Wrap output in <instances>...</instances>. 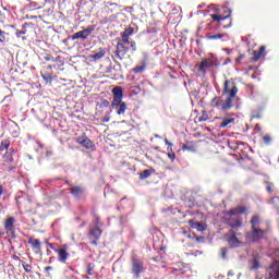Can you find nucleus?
Masks as SVG:
<instances>
[{"label":"nucleus","mask_w":279,"mask_h":279,"mask_svg":"<svg viewBox=\"0 0 279 279\" xmlns=\"http://www.w3.org/2000/svg\"><path fill=\"white\" fill-rule=\"evenodd\" d=\"M239 93V88L236 87V83L234 80H226L222 88V95L227 97L226 100L221 99V97H214L211 100V106L214 108H218V110H231L234 108L233 99L236 97Z\"/></svg>","instance_id":"f257e3e1"},{"label":"nucleus","mask_w":279,"mask_h":279,"mask_svg":"<svg viewBox=\"0 0 279 279\" xmlns=\"http://www.w3.org/2000/svg\"><path fill=\"white\" fill-rule=\"evenodd\" d=\"M251 232L245 233L247 241L251 243H258V241H263L265 239V234H267V230L260 229V217L258 215H254L251 218Z\"/></svg>","instance_id":"f03ea898"},{"label":"nucleus","mask_w":279,"mask_h":279,"mask_svg":"<svg viewBox=\"0 0 279 279\" xmlns=\"http://www.w3.org/2000/svg\"><path fill=\"white\" fill-rule=\"evenodd\" d=\"M112 94L113 100L111 102V108H119L117 114H125V110H128V105L123 102V87H113Z\"/></svg>","instance_id":"7ed1b4c3"},{"label":"nucleus","mask_w":279,"mask_h":279,"mask_svg":"<svg viewBox=\"0 0 279 279\" xmlns=\"http://www.w3.org/2000/svg\"><path fill=\"white\" fill-rule=\"evenodd\" d=\"M222 221L232 230L243 228V218H241V216L235 215V213L231 211V209L223 213Z\"/></svg>","instance_id":"20e7f679"},{"label":"nucleus","mask_w":279,"mask_h":279,"mask_svg":"<svg viewBox=\"0 0 279 279\" xmlns=\"http://www.w3.org/2000/svg\"><path fill=\"white\" fill-rule=\"evenodd\" d=\"M213 66H219V64L217 63V59H215V58L202 59L197 71H198V73L206 75L208 73V71H210L213 69Z\"/></svg>","instance_id":"39448f33"},{"label":"nucleus","mask_w":279,"mask_h":279,"mask_svg":"<svg viewBox=\"0 0 279 279\" xmlns=\"http://www.w3.org/2000/svg\"><path fill=\"white\" fill-rule=\"evenodd\" d=\"M143 271H145V263L140 258L132 257L131 274H133L135 278H141V274H143Z\"/></svg>","instance_id":"423d86ee"},{"label":"nucleus","mask_w":279,"mask_h":279,"mask_svg":"<svg viewBox=\"0 0 279 279\" xmlns=\"http://www.w3.org/2000/svg\"><path fill=\"white\" fill-rule=\"evenodd\" d=\"M129 51V47H126L123 43H118L116 50L113 51V56L117 60L123 61L126 60V58H130V54H128Z\"/></svg>","instance_id":"0eeeda50"},{"label":"nucleus","mask_w":279,"mask_h":279,"mask_svg":"<svg viewBox=\"0 0 279 279\" xmlns=\"http://www.w3.org/2000/svg\"><path fill=\"white\" fill-rule=\"evenodd\" d=\"M14 223H16V218H14L12 216H8L4 219V221H3L4 232H5V234H8V236H15L16 227L14 226Z\"/></svg>","instance_id":"6e6552de"},{"label":"nucleus","mask_w":279,"mask_h":279,"mask_svg":"<svg viewBox=\"0 0 279 279\" xmlns=\"http://www.w3.org/2000/svg\"><path fill=\"white\" fill-rule=\"evenodd\" d=\"M95 32V25H89L85 29L80 31L72 35V40H87L88 36Z\"/></svg>","instance_id":"1a4fd4ad"},{"label":"nucleus","mask_w":279,"mask_h":279,"mask_svg":"<svg viewBox=\"0 0 279 279\" xmlns=\"http://www.w3.org/2000/svg\"><path fill=\"white\" fill-rule=\"evenodd\" d=\"M76 143L81 145L82 147H85V149H92L95 151V143L86 136V134H83L82 136L76 137Z\"/></svg>","instance_id":"9d476101"},{"label":"nucleus","mask_w":279,"mask_h":279,"mask_svg":"<svg viewBox=\"0 0 279 279\" xmlns=\"http://www.w3.org/2000/svg\"><path fill=\"white\" fill-rule=\"evenodd\" d=\"M101 234H104V231L100 230L98 227L90 229L87 234L89 241H92L90 245H98L97 241L101 239Z\"/></svg>","instance_id":"9b49d317"},{"label":"nucleus","mask_w":279,"mask_h":279,"mask_svg":"<svg viewBox=\"0 0 279 279\" xmlns=\"http://www.w3.org/2000/svg\"><path fill=\"white\" fill-rule=\"evenodd\" d=\"M229 238L227 239L229 245L231 247H239L241 245V241L239 240L238 236H241V233H236L234 229H231L229 231Z\"/></svg>","instance_id":"f8f14e48"},{"label":"nucleus","mask_w":279,"mask_h":279,"mask_svg":"<svg viewBox=\"0 0 279 279\" xmlns=\"http://www.w3.org/2000/svg\"><path fill=\"white\" fill-rule=\"evenodd\" d=\"M68 246L66 244H64L61 248H57L54 250L56 254H58V260L59 263H66V260H69V257L71 256V254H69V252H66Z\"/></svg>","instance_id":"ddd939ff"},{"label":"nucleus","mask_w":279,"mask_h":279,"mask_svg":"<svg viewBox=\"0 0 279 279\" xmlns=\"http://www.w3.org/2000/svg\"><path fill=\"white\" fill-rule=\"evenodd\" d=\"M267 56V47L260 46L258 50L253 51L252 60L253 62H258L260 58H265Z\"/></svg>","instance_id":"4468645a"},{"label":"nucleus","mask_w":279,"mask_h":279,"mask_svg":"<svg viewBox=\"0 0 279 279\" xmlns=\"http://www.w3.org/2000/svg\"><path fill=\"white\" fill-rule=\"evenodd\" d=\"M189 226H191V228L197 230L198 232H206V225L204 222H197L194 221L193 219H190Z\"/></svg>","instance_id":"2eb2a0df"},{"label":"nucleus","mask_w":279,"mask_h":279,"mask_svg":"<svg viewBox=\"0 0 279 279\" xmlns=\"http://www.w3.org/2000/svg\"><path fill=\"white\" fill-rule=\"evenodd\" d=\"M70 193L71 195H73V197H75L76 199H80V197L84 195V189L82 187V185L72 186L70 189Z\"/></svg>","instance_id":"dca6fc26"},{"label":"nucleus","mask_w":279,"mask_h":279,"mask_svg":"<svg viewBox=\"0 0 279 279\" xmlns=\"http://www.w3.org/2000/svg\"><path fill=\"white\" fill-rule=\"evenodd\" d=\"M231 13H232V11L228 10V14L227 15H220V14L214 13V14L210 15V17L216 23H221V21H226L227 19H230V14Z\"/></svg>","instance_id":"f3484780"},{"label":"nucleus","mask_w":279,"mask_h":279,"mask_svg":"<svg viewBox=\"0 0 279 279\" xmlns=\"http://www.w3.org/2000/svg\"><path fill=\"white\" fill-rule=\"evenodd\" d=\"M101 58H106V49L105 48H99L97 52L89 56V59L95 60V61L101 60Z\"/></svg>","instance_id":"a211bd4d"},{"label":"nucleus","mask_w":279,"mask_h":279,"mask_svg":"<svg viewBox=\"0 0 279 279\" xmlns=\"http://www.w3.org/2000/svg\"><path fill=\"white\" fill-rule=\"evenodd\" d=\"M221 123H220V128H232V125H234V118L231 117H225L221 119Z\"/></svg>","instance_id":"6ab92c4d"},{"label":"nucleus","mask_w":279,"mask_h":279,"mask_svg":"<svg viewBox=\"0 0 279 279\" xmlns=\"http://www.w3.org/2000/svg\"><path fill=\"white\" fill-rule=\"evenodd\" d=\"M28 245H31L32 250H36L37 254L40 252V240L29 238L28 239Z\"/></svg>","instance_id":"aec40b11"},{"label":"nucleus","mask_w":279,"mask_h":279,"mask_svg":"<svg viewBox=\"0 0 279 279\" xmlns=\"http://www.w3.org/2000/svg\"><path fill=\"white\" fill-rule=\"evenodd\" d=\"M241 145H245V143L236 140H229L228 141V147H230L233 151H236Z\"/></svg>","instance_id":"412c9836"},{"label":"nucleus","mask_w":279,"mask_h":279,"mask_svg":"<svg viewBox=\"0 0 279 279\" xmlns=\"http://www.w3.org/2000/svg\"><path fill=\"white\" fill-rule=\"evenodd\" d=\"M22 32H24V36H29L32 32H34V24L33 23H24L22 25Z\"/></svg>","instance_id":"4be33fe9"},{"label":"nucleus","mask_w":279,"mask_h":279,"mask_svg":"<svg viewBox=\"0 0 279 279\" xmlns=\"http://www.w3.org/2000/svg\"><path fill=\"white\" fill-rule=\"evenodd\" d=\"M41 77L46 84H51V82H53V73L45 72V69L41 71Z\"/></svg>","instance_id":"5701e85b"},{"label":"nucleus","mask_w":279,"mask_h":279,"mask_svg":"<svg viewBox=\"0 0 279 279\" xmlns=\"http://www.w3.org/2000/svg\"><path fill=\"white\" fill-rule=\"evenodd\" d=\"M240 162L243 169H252V165H254V160L252 158H243Z\"/></svg>","instance_id":"b1692460"},{"label":"nucleus","mask_w":279,"mask_h":279,"mask_svg":"<svg viewBox=\"0 0 279 279\" xmlns=\"http://www.w3.org/2000/svg\"><path fill=\"white\" fill-rule=\"evenodd\" d=\"M232 213H234L238 217H240V215H245V213H247V207L245 206H238L235 208L230 209Z\"/></svg>","instance_id":"393cba45"},{"label":"nucleus","mask_w":279,"mask_h":279,"mask_svg":"<svg viewBox=\"0 0 279 279\" xmlns=\"http://www.w3.org/2000/svg\"><path fill=\"white\" fill-rule=\"evenodd\" d=\"M154 171H155L154 169L143 170L142 172H140V180H147V178H149V175H151Z\"/></svg>","instance_id":"a878e982"},{"label":"nucleus","mask_w":279,"mask_h":279,"mask_svg":"<svg viewBox=\"0 0 279 279\" xmlns=\"http://www.w3.org/2000/svg\"><path fill=\"white\" fill-rule=\"evenodd\" d=\"M268 204H271L272 208H275V210H277L278 215H279V197L275 196L271 199L268 201Z\"/></svg>","instance_id":"bb28decb"},{"label":"nucleus","mask_w":279,"mask_h":279,"mask_svg":"<svg viewBox=\"0 0 279 279\" xmlns=\"http://www.w3.org/2000/svg\"><path fill=\"white\" fill-rule=\"evenodd\" d=\"M226 34H208L207 35V40H221V38H225Z\"/></svg>","instance_id":"cd10ccee"},{"label":"nucleus","mask_w":279,"mask_h":279,"mask_svg":"<svg viewBox=\"0 0 279 279\" xmlns=\"http://www.w3.org/2000/svg\"><path fill=\"white\" fill-rule=\"evenodd\" d=\"M204 121H210V117L206 110L202 111V114L198 117V122L204 123Z\"/></svg>","instance_id":"c85d7f7f"},{"label":"nucleus","mask_w":279,"mask_h":279,"mask_svg":"<svg viewBox=\"0 0 279 279\" xmlns=\"http://www.w3.org/2000/svg\"><path fill=\"white\" fill-rule=\"evenodd\" d=\"M182 149H183V151H195V144H193V142L183 144Z\"/></svg>","instance_id":"c756f323"},{"label":"nucleus","mask_w":279,"mask_h":279,"mask_svg":"<svg viewBox=\"0 0 279 279\" xmlns=\"http://www.w3.org/2000/svg\"><path fill=\"white\" fill-rule=\"evenodd\" d=\"M267 193H274L276 191V185L272 182L265 181Z\"/></svg>","instance_id":"7c9ffc66"},{"label":"nucleus","mask_w":279,"mask_h":279,"mask_svg":"<svg viewBox=\"0 0 279 279\" xmlns=\"http://www.w3.org/2000/svg\"><path fill=\"white\" fill-rule=\"evenodd\" d=\"M10 148V140H3L0 144V151H5V149Z\"/></svg>","instance_id":"2f4dec72"},{"label":"nucleus","mask_w":279,"mask_h":279,"mask_svg":"<svg viewBox=\"0 0 279 279\" xmlns=\"http://www.w3.org/2000/svg\"><path fill=\"white\" fill-rule=\"evenodd\" d=\"M95 264L89 263L87 264V275L88 276H94L95 275Z\"/></svg>","instance_id":"473e14b6"},{"label":"nucleus","mask_w":279,"mask_h":279,"mask_svg":"<svg viewBox=\"0 0 279 279\" xmlns=\"http://www.w3.org/2000/svg\"><path fill=\"white\" fill-rule=\"evenodd\" d=\"M41 58L46 62H53V56H51L50 53H47V52L41 53Z\"/></svg>","instance_id":"72a5a7b5"},{"label":"nucleus","mask_w":279,"mask_h":279,"mask_svg":"<svg viewBox=\"0 0 279 279\" xmlns=\"http://www.w3.org/2000/svg\"><path fill=\"white\" fill-rule=\"evenodd\" d=\"M251 269H253V270H256V269H260V263L258 262V259H253L252 262H251Z\"/></svg>","instance_id":"f704fd0d"},{"label":"nucleus","mask_w":279,"mask_h":279,"mask_svg":"<svg viewBox=\"0 0 279 279\" xmlns=\"http://www.w3.org/2000/svg\"><path fill=\"white\" fill-rule=\"evenodd\" d=\"M145 63L142 64V65H136L134 69H133V73H143L145 71Z\"/></svg>","instance_id":"c9c22d12"},{"label":"nucleus","mask_w":279,"mask_h":279,"mask_svg":"<svg viewBox=\"0 0 279 279\" xmlns=\"http://www.w3.org/2000/svg\"><path fill=\"white\" fill-rule=\"evenodd\" d=\"M263 142L265 145H271V135H269V134L264 135Z\"/></svg>","instance_id":"e433bc0d"},{"label":"nucleus","mask_w":279,"mask_h":279,"mask_svg":"<svg viewBox=\"0 0 279 279\" xmlns=\"http://www.w3.org/2000/svg\"><path fill=\"white\" fill-rule=\"evenodd\" d=\"M22 266H23L24 271H26V274H32V265L26 264L25 262H23Z\"/></svg>","instance_id":"4c0bfd02"},{"label":"nucleus","mask_w":279,"mask_h":279,"mask_svg":"<svg viewBox=\"0 0 279 279\" xmlns=\"http://www.w3.org/2000/svg\"><path fill=\"white\" fill-rule=\"evenodd\" d=\"M121 38L122 39L119 43H123L124 45H130V37L128 35H123L122 33Z\"/></svg>","instance_id":"58836bf2"},{"label":"nucleus","mask_w":279,"mask_h":279,"mask_svg":"<svg viewBox=\"0 0 279 279\" xmlns=\"http://www.w3.org/2000/svg\"><path fill=\"white\" fill-rule=\"evenodd\" d=\"M122 34L125 36H129V38H130V36H132V34H134V28H132V27L125 28Z\"/></svg>","instance_id":"ea45409f"},{"label":"nucleus","mask_w":279,"mask_h":279,"mask_svg":"<svg viewBox=\"0 0 279 279\" xmlns=\"http://www.w3.org/2000/svg\"><path fill=\"white\" fill-rule=\"evenodd\" d=\"M166 145H168V151L169 154L173 153V144L169 142V140H165Z\"/></svg>","instance_id":"a19ab883"},{"label":"nucleus","mask_w":279,"mask_h":279,"mask_svg":"<svg viewBox=\"0 0 279 279\" xmlns=\"http://www.w3.org/2000/svg\"><path fill=\"white\" fill-rule=\"evenodd\" d=\"M110 106V101L109 100H102L99 105V108H108Z\"/></svg>","instance_id":"79ce46f5"},{"label":"nucleus","mask_w":279,"mask_h":279,"mask_svg":"<svg viewBox=\"0 0 279 279\" xmlns=\"http://www.w3.org/2000/svg\"><path fill=\"white\" fill-rule=\"evenodd\" d=\"M110 121V112H107L105 117L101 119L102 123H108Z\"/></svg>","instance_id":"37998d69"},{"label":"nucleus","mask_w":279,"mask_h":279,"mask_svg":"<svg viewBox=\"0 0 279 279\" xmlns=\"http://www.w3.org/2000/svg\"><path fill=\"white\" fill-rule=\"evenodd\" d=\"M0 43H5V32L0 28Z\"/></svg>","instance_id":"c03bdc74"},{"label":"nucleus","mask_w":279,"mask_h":279,"mask_svg":"<svg viewBox=\"0 0 279 279\" xmlns=\"http://www.w3.org/2000/svg\"><path fill=\"white\" fill-rule=\"evenodd\" d=\"M15 36L16 38H21V36H25V33L23 32V29H16Z\"/></svg>","instance_id":"a18cd8bd"},{"label":"nucleus","mask_w":279,"mask_h":279,"mask_svg":"<svg viewBox=\"0 0 279 279\" xmlns=\"http://www.w3.org/2000/svg\"><path fill=\"white\" fill-rule=\"evenodd\" d=\"M252 119H263V113L255 112V113L252 114Z\"/></svg>","instance_id":"49530a36"},{"label":"nucleus","mask_w":279,"mask_h":279,"mask_svg":"<svg viewBox=\"0 0 279 279\" xmlns=\"http://www.w3.org/2000/svg\"><path fill=\"white\" fill-rule=\"evenodd\" d=\"M245 58V54H239V57L235 59L236 64H241V61Z\"/></svg>","instance_id":"de8ad7c7"},{"label":"nucleus","mask_w":279,"mask_h":279,"mask_svg":"<svg viewBox=\"0 0 279 279\" xmlns=\"http://www.w3.org/2000/svg\"><path fill=\"white\" fill-rule=\"evenodd\" d=\"M220 252H221L222 258H226V254H228V248L222 247V248L220 250Z\"/></svg>","instance_id":"09e8293b"},{"label":"nucleus","mask_w":279,"mask_h":279,"mask_svg":"<svg viewBox=\"0 0 279 279\" xmlns=\"http://www.w3.org/2000/svg\"><path fill=\"white\" fill-rule=\"evenodd\" d=\"M168 158L173 162L175 160V153H168Z\"/></svg>","instance_id":"8fccbe9b"},{"label":"nucleus","mask_w":279,"mask_h":279,"mask_svg":"<svg viewBox=\"0 0 279 279\" xmlns=\"http://www.w3.org/2000/svg\"><path fill=\"white\" fill-rule=\"evenodd\" d=\"M132 51H136V41H130Z\"/></svg>","instance_id":"3c124183"},{"label":"nucleus","mask_w":279,"mask_h":279,"mask_svg":"<svg viewBox=\"0 0 279 279\" xmlns=\"http://www.w3.org/2000/svg\"><path fill=\"white\" fill-rule=\"evenodd\" d=\"M196 241H197V243H204L205 238L204 236H197Z\"/></svg>","instance_id":"603ef678"},{"label":"nucleus","mask_w":279,"mask_h":279,"mask_svg":"<svg viewBox=\"0 0 279 279\" xmlns=\"http://www.w3.org/2000/svg\"><path fill=\"white\" fill-rule=\"evenodd\" d=\"M45 271L49 272V271H53V267L51 266H47L45 267Z\"/></svg>","instance_id":"864d4df0"},{"label":"nucleus","mask_w":279,"mask_h":279,"mask_svg":"<svg viewBox=\"0 0 279 279\" xmlns=\"http://www.w3.org/2000/svg\"><path fill=\"white\" fill-rule=\"evenodd\" d=\"M275 274H276V279H279V267H277V268L275 269Z\"/></svg>","instance_id":"5fc2aeb1"},{"label":"nucleus","mask_w":279,"mask_h":279,"mask_svg":"<svg viewBox=\"0 0 279 279\" xmlns=\"http://www.w3.org/2000/svg\"><path fill=\"white\" fill-rule=\"evenodd\" d=\"M60 60H62V57L60 56L56 57V59L53 58V62H60Z\"/></svg>","instance_id":"6e6d98bb"},{"label":"nucleus","mask_w":279,"mask_h":279,"mask_svg":"<svg viewBox=\"0 0 279 279\" xmlns=\"http://www.w3.org/2000/svg\"><path fill=\"white\" fill-rule=\"evenodd\" d=\"M48 247H50V250H53V244L51 243H47Z\"/></svg>","instance_id":"4d7b16f0"},{"label":"nucleus","mask_w":279,"mask_h":279,"mask_svg":"<svg viewBox=\"0 0 279 279\" xmlns=\"http://www.w3.org/2000/svg\"><path fill=\"white\" fill-rule=\"evenodd\" d=\"M48 71H51V69H53V66L52 65H47V68H46Z\"/></svg>","instance_id":"13d9d810"},{"label":"nucleus","mask_w":279,"mask_h":279,"mask_svg":"<svg viewBox=\"0 0 279 279\" xmlns=\"http://www.w3.org/2000/svg\"><path fill=\"white\" fill-rule=\"evenodd\" d=\"M96 225L99 226V217H96Z\"/></svg>","instance_id":"bf43d9fd"},{"label":"nucleus","mask_w":279,"mask_h":279,"mask_svg":"<svg viewBox=\"0 0 279 279\" xmlns=\"http://www.w3.org/2000/svg\"><path fill=\"white\" fill-rule=\"evenodd\" d=\"M23 40H27V37H22Z\"/></svg>","instance_id":"052dcab7"}]
</instances>
